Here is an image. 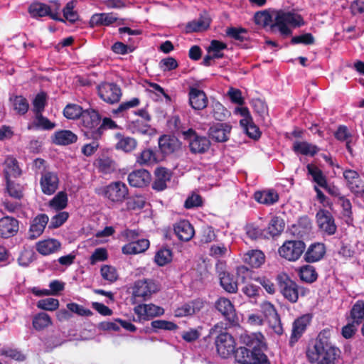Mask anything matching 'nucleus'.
I'll list each match as a JSON object with an SVG mask.
<instances>
[{
    "mask_svg": "<svg viewBox=\"0 0 364 364\" xmlns=\"http://www.w3.org/2000/svg\"><path fill=\"white\" fill-rule=\"evenodd\" d=\"M244 260L252 267H259L264 262V255L260 250H252L245 255Z\"/></svg>",
    "mask_w": 364,
    "mask_h": 364,
    "instance_id": "obj_37",
    "label": "nucleus"
},
{
    "mask_svg": "<svg viewBox=\"0 0 364 364\" xmlns=\"http://www.w3.org/2000/svg\"><path fill=\"white\" fill-rule=\"evenodd\" d=\"M149 247V241L141 239L129 242L122 247V252L126 255H135L145 252Z\"/></svg>",
    "mask_w": 364,
    "mask_h": 364,
    "instance_id": "obj_33",
    "label": "nucleus"
},
{
    "mask_svg": "<svg viewBox=\"0 0 364 364\" xmlns=\"http://www.w3.org/2000/svg\"><path fill=\"white\" fill-rule=\"evenodd\" d=\"M316 218L318 227L321 232L328 235L335 234L337 227L332 214L328 210H319L316 215Z\"/></svg>",
    "mask_w": 364,
    "mask_h": 364,
    "instance_id": "obj_12",
    "label": "nucleus"
},
{
    "mask_svg": "<svg viewBox=\"0 0 364 364\" xmlns=\"http://www.w3.org/2000/svg\"><path fill=\"white\" fill-rule=\"evenodd\" d=\"M181 134L188 141L191 152L202 154L208 150L210 145L209 139L205 136H198L193 129L182 131Z\"/></svg>",
    "mask_w": 364,
    "mask_h": 364,
    "instance_id": "obj_7",
    "label": "nucleus"
},
{
    "mask_svg": "<svg viewBox=\"0 0 364 364\" xmlns=\"http://www.w3.org/2000/svg\"><path fill=\"white\" fill-rule=\"evenodd\" d=\"M77 136L69 130H63L55 133L54 142L57 144L68 145L77 141Z\"/></svg>",
    "mask_w": 364,
    "mask_h": 364,
    "instance_id": "obj_38",
    "label": "nucleus"
},
{
    "mask_svg": "<svg viewBox=\"0 0 364 364\" xmlns=\"http://www.w3.org/2000/svg\"><path fill=\"white\" fill-rule=\"evenodd\" d=\"M226 33L235 40L243 41L246 39L245 34L247 33V30L242 28L230 27L227 28Z\"/></svg>",
    "mask_w": 364,
    "mask_h": 364,
    "instance_id": "obj_59",
    "label": "nucleus"
},
{
    "mask_svg": "<svg viewBox=\"0 0 364 364\" xmlns=\"http://www.w3.org/2000/svg\"><path fill=\"white\" fill-rule=\"evenodd\" d=\"M325 254V247L322 243H315L310 245L304 254L307 262H315L320 260Z\"/></svg>",
    "mask_w": 364,
    "mask_h": 364,
    "instance_id": "obj_32",
    "label": "nucleus"
},
{
    "mask_svg": "<svg viewBox=\"0 0 364 364\" xmlns=\"http://www.w3.org/2000/svg\"><path fill=\"white\" fill-rule=\"evenodd\" d=\"M4 173L6 180L17 177L21 174L17 161L13 157H7L4 164Z\"/></svg>",
    "mask_w": 364,
    "mask_h": 364,
    "instance_id": "obj_35",
    "label": "nucleus"
},
{
    "mask_svg": "<svg viewBox=\"0 0 364 364\" xmlns=\"http://www.w3.org/2000/svg\"><path fill=\"white\" fill-rule=\"evenodd\" d=\"M128 188L121 181L112 182L103 189V195L112 202L122 203L128 196Z\"/></svg>",
    "mask_w": 364,
    "mask_h": 364,
    "instance_id": "obj_10",
    "label": "nucleus"
},
{
    "mask_svg": "<svg viewBox=\"0 0 364 364\" xmlns=\"http://www.w3.org/2000/svg\"><path fill=\"white\" fill-rule=\"evenodd\" d=\"M13 102V107L14 110L19 114H24L27 112L29 105L27 100L23 96H15L11 98Z\"/></svg>",
    "mask_w": 364,
    "mask_h": 364,
    "instance_id": "obj_47",
    "label": "nucleus"
},
{
    "mask_svg": "<svg viewBox=\"0 0 364 364\" xmlns=\"http://www.w3.org/2000/svg\"><path fill=\"white\" fill-rule=\"evenodd\" d=\"M68 202L66 193L59 192L50 201V207L56 210H62L65 208Z\"/></svg>",
    "mask_w": 364,
    "mask_h": 364,
    "instance_id": "obj_54",
    "label": "nucleus"
},
{
    "mask_svg": "<svg viewBox=\"0 0 364 364\" xmlns=\"http://www.w3.org/2000/svg\"><path fill=\"white\" fill-rule=\"evenodd\" d=\"M68 309L81 316H90L93 313L88 309L84 308L82 306L79 305L76 303H69L67 304Z\"/></svg>",
    "mask_w": 364,
    "mask_h": 364,
    "instance_id": "obj_58",
    "label": "nucleus"
},
{
    "mask_svg": "<svg viewBox=\"0 0 364 364\" xmlns=\"http://www.w3.org/2000/svg\"><path fill=\"white\" fill-rule=\"evenodd\" d=\"M216 309L230 322H234L236 320V313L234 306L231 301L225 297L219 298L215 304Z\"/></svg>",
    "mask_w": 364,
    "mask_h": 364,
    "instance_id": "obj_19",
    "label": "nucleus"
},
{
    "mask_svg": "<svg viewBox=\"0 0 364 364\" xmlns=\"http://www.w3.org/2000/svg\"><path fill=\"white\" fill-rule=\"evenodd\" d=\"M100 97L107 103L114 104L122 96L120 87L114 83L103 82L97 87Z\"/></svg>",
    "mask_w": 364,
    "mask_h": 364,
    "instance_id": "obj_11",
    "label": "nucleus"
},
{
    "mask_svg": "<svg viewBox=\"0 0 364 364\" xmlns=\"http://www.w3.org/2000/svg\"><path fill=\"white\" fill-rule=\"evenodd\" d=\"M211 107L213 108V117L216 120L223 121L230 115V112L219 102H213Z\"/></svg>",
    "mask_w": 364,
    "mask_h": 364,
    "instance_id": "obj_48",
    "label": "nucleus"
},
{
    "mask_svg": "<svg viewBox=\"0 0 364 364\" xmlns=\"http://www.w3.org/2000/svg\"><path fill=\"white\" fill-rule=\"evenodd\" d=\"M277 281L280 292L291 303H296L298 301L299 294L301 296L305 294L304 289L286 274L279 275Z\"/></svg>",
    "mask_w": 364,
    "mask_h": 364,
    "instance_id": "obj_4",
    "label": "nucleus"
},
{
    "mask_svg": "<svg viewBox=\"0 0 364 364\" xmlns=\"http://www.w3.org/2000/svg\"><path fill=\"white\" fill-rule=\"evenodd\" d=\"M159 291V285L153 279H141L135 282L132 287V300L133 304L146 301L153 294Z\"/></svg>",
    "mask_w": 364,
    "mask_h": 364,
    "instance_id": "obj_3",
    "label": "nucleus"
},
{
    "mask_svg": "<svg viewBox=\"0 0 364 364\" xmlns=\"http://www.w3.org/2000/svg\"><path fill=\"white\" fill-rule=\"evenodd\" d=\"M68 213L67 212H60L51 218L49 224L50 228H57L62 225L68 219Z\"/></svg>",
    "mask_w": 364,
    "mask_h": 364,
    "instance_id": "obj_64",
    "label": "nucleus"
},
{
    "mask_svg": "<svg viewBox=\"0 0 364 364\" xmlns=\"http://www.w3.org/2000/svg\"><path fill=\"white\" fill-rule=\"evenodd\" d=\"M299 277L302 281L312 283L316 280L318 274L313 266L307 264L300 268Z\"/></svg>",
    "mask_w": 364,
    "mask_h": 364,
    "instance_id": "obj_41",
    "label": "nucleus"
},
{
    "mask_svg": "<svg viewBox=\"0 0 364 364\" xmlns=\"http://www.w3.org/2000/svg\"><path fill=\"white\" fill-rule=\"evenodd\" d=\"M261 311L264 315L269 319V323L272 321H278L279 315L273 304L269 301H264L261 304Z\"/></svg>",
    "mask_w": 364,
    "mask_h": 364,
    "instance_id": "obj_50",
    "label": "nucleus"
},
{
    "mask_svg": "<svg viewBox=\"0 0 364 364\" xmlns=\"http://www.w3.org/2000/svg\"><path fill=\"white\" fill-rule=\"evenodd\" d=\"M156 161L155 154L151 149L144 150L136 158V162L140 165H149Z\"/></svg>",
    "mask_w": 364,
    "mask_h": 364,
    "instance_id": "obj_53",
    "label": "nucleus"
},
{
    "mask_svg": "<svg viewBox=\"0 0 364 364\" xmlns=\"http://www.w3.org/2000/svg\"><path fill=\"white\" fill-rule=\"evenodd\" d=\"M52 323L50 317L46 313H39L33 320V326L35 329L42 330Z\"/></svg>",
    "mask_w": 364,
    "mask_h": 364,
    "instance_id": "obj_46",
    "label": "nucleus"
},
{
    "mask_svg": "<svg viewBox=\"0 0 364 364\" xmlns=\"http://www.w3.org/2000/svg\"><path fill=\"white\" fill-rule=\"evenodd\" d=\"M40 183L43 193L52 195L58 189L59 179L55 173L44 171L41 173Z\"/></svg>",
    "mask_w": 364,
    "mask_h": 364,
    "instance_id": "obj_14",
    "label": "nucleus"
},
{
    "mask_svg": "<svg viewBox=\"0 0 364 364\" xmlns=\"http://www.w3.org/2000/svg\"><path fill=\"white\" fill-rule=\"evenodd\" d=\"M100 114L93 109L83 111L80 120L85 135L90 139H99L102 136V129H98L100 122Z\"/></svg>",
    "mask_w": 364,
    "mask_h": 364,
    "instance_id": "obj_2",
    "label": "nucleus"
},
{
    "mask_svg": "<svg viewBox=\"0 0 364 364\" xmlns=\"http://www.w3.org/2000/svg\"><path fill=\"white\" fill-rule=\"evenodd\" d=\"M350 317L354 323L359 325L364 318V301L359 300L353 306Z\"/></svg>",
    "mask_w": 364,
    "mask_h": 364,
    "instance_id": "obj_44",
    "label": "nucleus"
},
{
    "mask_svg": "<svg viewBox=\"0 0 364 364\" xmlns=\"http://www.w3.org/2000/svg\"><path fill=\"white\" fill-rule=\"evenodd\" d=\"M210 24V18L207 15H201L198 19H195L187 23L186 30L187 33L201 32L207 30Z\"/></svg>",
    "mask_w": 364,
    "mask_h": 364,
    "instance_id": "obj_30",
    "label": "nucleus"
},
{
    "mask_svg": "<svg viewBox=\"0 0 364 364\" xmlns=\"http://www.w3.org/2000/svg\"><path fill=\"white\" fill-rule=\"evenodd\" d=\"M151 180L150 173L145 169L133 171L128 176V181L130 186L142 188L148 186Z\"/></svg>",
    "mask_w": 364,
    "mask_h": 364,
    "instance_id": "obj_17",
    "label": "nucleus"
},
{
    "mask_svg": "<svg viewBox=\"0 0 364 364\" xmlns=\"http://www.w3.org/2000/svg\"><path fill=\"white\" fill-rule=\"evenodd\" d=\"M46 102V95L44 92L38 93L36 96V97L33 102V111L36 114L38 113H42V112L44 109Z\"/></svg>",
    "mask_w": 364,
    "mask_h": 364,
    "instance_id": "obj_60",
    "label": "nucleus"
},
{
    "mask_svg": "<svg viewBox=\"0 0 364 364\" xmlns=\"http://www.w3.org/2000/svg\"><path fill=\"white\" fill-rule=\"evenodd\" d=\"M151 324L154 328L168 331L176 330L178 327L176 323L165 320L153 321Z\"/></svg>",
    "mask_w": 364,
    "mask_h": 364,
    "instance_id": "obj_63",
    "label": "nucleus"
},
{
    "mask_svg": "<svg viewBox=\"0 0 364 364\" xmlns=\"http://www.w3.org/2000/svg\"><path fill=\"white\" fill-rule=\"evenodd\" d=\"M33 258V252L31 250L24 249L21 252L18 258L19 265L22 267H27L32 262Z\"/></svg>",
    "mask_w": 364,
    "mask_h": 364,
    "instance_id": "obj_62",
    "label": "nucleus"
},
{
    "mask_svg": "<svg viewBox=\"0 0 364 364\" xmlns=\"http://www.w3.org/2000/svg\"><path fill=\"white\" fill-rule=\"evenodd\" d=\"M100 273L102 278L110 283L114 282L118 279V273L116 268L111 265L105 264L102 266Z\"/></svg>",
    "mask_w": 364,
    "mask_h": 364,
    "instance_id": "obj_49",
    "label": "nucleus"
},
{
    "mask_svg": "<svg viewBox=\"0 0 364 364\" xmlns=\"http://www.w3.org/2000/svg\"><path fill=\"white\" fill-rule=\"evenodd\" d=\"M343 176L347 181L350 190L355 194L364 193V182L361 180L359 174L354 170H346Z\"/></svg>",
    "mask_w": 364,
    "mask_h": 364,
    "instance_id": "obj_16",
    "label": "nucleus"
},
{
    "mask_svg": "<svg viewBox=\"0 0 364 364\" xmlns=\"http://www.w3.org/2000/svg\"><path fill=\"white\" fill-rule=\"evenodd\" d=\"M284 228V222L283 219L279 217H273L270 220L267 230L268 232L272 236L279 235Z\"/></svg>",
    "mask_w": 364,
    "mask_h": 364,
    "instance_id": "obj_45",
    "label": "nucleus"
},
{
    "mask_svg": "<svg viewBox=\"0 0 364 364\" xmlns=\"http://www.w3.org/2000/svg\"><path fill=\"white\" fill-rule=\"evenodd\" d=\"M255 198L260 203L271 205L278 200V195L274 191L256 192Z\"/></svg>",
    "mask_w": 364,
    "mask_h": 364,
    "instance_id": "obj_43",
    "label": "nucleus"
},
{
    "mask_svg": "<svg viewBox=\"0 0 364 364\" xmlns=\"http://www.w3.org/2000/svg\"><path fill=\"white\" fill-rule=\"evenodd\" d=\"M293 150L302 155L314 156L318 151L319 149L306 141H295L293 144Z\"/></svg>",
    "mask_w": 364,
    "mask_h": 364,
    "instance_id": "obj_36",
    "label": "nucleus"
},
{
    "mask_svg": "<svg viewBox=\"0 0 364 364\" xmlns=\"http://www.w3.org/2000/svg\"><path fill=\"white\" fill-rule=\"evenodd\" d=\"M307 170L309 173L312 176L314 181L316 183L318 186L322 188L326 186V178L319 168L313 164H308Z\"/></svg>",
    "mask_w": 364,
    "mask_h": 364,
    "instance_id": "obj_40",
    "label": "nucleus"
},
{
    "mask_svg": "<svg viewBox=\"0 0 364 364\" xmlns=\"http://www.w3.org/2000/svg\"><path fill=\"white\" fill-rule=\"evenodd\" d=\"M18 230V222L14 218L6 216L0 219V235L8 238L14 236Z\"/></svg>",
    "mask_w": 364,
    "mask_h": 364,
    "instance_id": "obj_22",
    "label": "nucleus"
},
{
    "mask_svg": "<svg viewBox=\"0 0 364 364\" xmlns=\"http://www.w3.org/2000/svg\"><path fill=\"white\" fill-rule=\"evenodd\" d=\"M204 306V302L201 299H196L183 304L175 311V316L183 317L193 315L200 311Z\"/></svg>",
    "mask_w": 364,
    "mask_h": 364,
    "instance_id": "obj_26",
    "label": "nucleus"
},
{
    "mask_svg": "<svg viewBox=\"0 0 364 364\" xmlns=\"http://www.w3.org/2000/svg\"><path fill=\"white\" fill-rule=\"evenodd\" d=\"M215 346L218 353L223 358H229L235 350V341L233 336L227 333H220L215 338Z\"/></svg>",
    "mask_w": 364,
    "mask_h": 364,
    "instance_id": "obj_9",
    "label": "nucleus"
},
{
    "mask_svg": "<svg viewBox=\"0 0 364 364\" xmlns=\"http://www.w3.org/2000/svg\"><path fill=\"white\" fill-rule=\"evenodd\" d=\"M6 191L9 195L14 198L20 199L23 196L22 187L11 179L6 180Z\"/></svg>",
    "mask_w": 364,
    "mask_h": 364,
    "instance_id": "obj_55",
    "label": "nucleus"
},
{
    "mask_svg": "<svg viewBox=\"0 0 364 364\" xmlns=\"http://www.w3.org/2000/svg\"><path fill=\"white\" fill-rule=\"evenodd\" d=\"M231 129L228 124H216L210 128L209 136L216 141L224 142L228 140Z\"/></svg>",
    "mask_w": 364,
    "mask_h": 364,
    "instance_id": "obj_23",
    "label": "nucleus"
},
{
    "mask_svg": "<svg viewBox=\"0 0 364 364\" xmlns=\"http://www.w3.org/2000/svg\"><path fill=\"white\" fill-rule=\"evenodd\" d=\"M134 311L140 318L144 320H149L150 318L159 316L164 313L163 308L153 304H139L134 307Z\"/></svg>",
    "mask_w": 364,
    "mask_h": 364,
    "instance_id": "obj_15",
    "label": "nucleus"
},
{
    "mask_svg": "<svg viewBox=\"0 0 364 364\" xmlns=\"http://www.w3.org/2000/svg\"><path fill=\"white\" fill-rule=\"evenodd\" d=\"M74 8L75 2L71 1L67 3L63 11L64 18L71 23H74L78 19V15L77 12L74 11Z\"/></svg>",
    "mask_w": 364,
    "mask_h": 364,
    "instance_id": "obj_57",
    "label": "nucleus"
},
{
    "mask_svg": "<svg viewBox=\"0 0 364 364\" xmlns=\"http://www.w3.org/2000/svg\"><path fill=\"white\" fill-rule=\"evenodd\" d=\"M59 301L54 298H46L41 299L37 303V307L46 311H54L58 309Z\"/></svg>",
    "mask_w": 364,
    "mask_h": 364,
    "instance_id": "obj_56",
    "label": "nucleus"
},
{
    "mask_svg": "<svg viewBox=\"0 0 364 364\" xmlns=\"http://www.w3.org/2000/svg\"><path fill=\"white\" fill-rule=\"evenodd\" d=\"M55 126V124L51 122L48 118L43 117L42 113H38L36 114L33 122L31 124H29L28 128L29 129L38 128L50 130L53 129Z\"/></svg>",
    "mask_w": 364,
    "mask_h": 364,
    "instance_id": "obj_39",
    "label": "nucleus"
},
{
    "mask_svg": "<svg viewBox=\"0 0 364 364\" xmlns=\"http://www.w3.org/2000/svg\"><path fill=\"white\" fill-rule=\"evenodd\" d=\"M171 177V173L169 170L164 167L157 168L155 171V180L152 188L154 190L161 191L166 188V182L169 181Z\"/></svg>",
    "mask_w": 364,
    "mask_h": 364,
    "instance_id": "obj_28",
    "label": "nucleus"
},
{
    "mask_svg": "<svg viewBox=\"0 0 364 364\" xmlns=\"http://www.w3.org/2000/svg\"><path fill=\"white\" fill-rule=\"evenodd\" d=\"M83 111L84 110H82L80 106L75 104H70L65 107L63 114L68 119H75L78 117H81Z\"/></svg>",
    "mask_w": 364,
    "mask_h": 364,
    "instance_id": "obj_52",
    "label": "nucleus"
},
{
    "mask_svg": "<svg viewBox=\"0 0 364 364\" xmlns=\"http://www.w3.org/2000/svg\"><path fill=\"white\" fill-rule=\"evenodd\" d=\"M172 259V253L169 249L162 248L159 250L156 255L154 260L159 266H164Z\"/></svg>",
    "mask_w": 364,
    "mask_h": 364,
    "instance_id": "obj_51",
    "label": "nucleus"
},
{
    "mask_svg": "<svg viewBox=\"0 0 364 364\" xmlns=\"http://www.w3.org/2000/svg\"><path fill=\"white\" fill-rule=\"evenodd\" d=\"M241 113L244 116V118L240 120V125L250 138L255 139H257L260 135V132L259 128L252 122L248 109L243 108L241 110Z\"/></svg>",
    "mask_w": 364,
    "mask_h": 364,
    "instance_id": "obj_24",
    "label": "nucleus"
},
{
    "mask_svg": "<svg viewBox=\"0 0 364 364\" xmlns=\"http://www.w3.org/2000/svg\"><path fill=\"white\" fill-rule=\"evenodd\" d=\"M61 247L60 242L55 239H47L36 244L37 251L43 255H48L58 252Z\"/></svg>",
    "mask_w": 364,
    "mask_h": 364,
    "instance_id": "obj_29",
    "label": "nucleus"
},
{
    "mask_svg": "<svg viewBox=\"0 0 364 364\" xmlns=\"http://www.w3.org/2000/svg\"><path fill=\"white\" fill-rule=\"evenodd\" d=\"M28 11L31 16L38 18L48 16L52 19L64 21L63 18L58 17L57 12H53L50 7L42 3H33L28 9Z\"/></svg>",
    "mask_w": 364,
    "mask_h": 364,
    "instance_id": "obj_18",
    "label": "nucleus"
},
{
    "mask_svg": "<svg viewBox=\"0 0 364 364\" xmlns=\"http://www.w3.org/2000/svg\"><path fill=\"white\" fill-rule=\"evenodd\" d=\"M220 285L228 293H235L237 290V283L233 276L228 273H223L220 278Z\"/></svg>",
    "mask_w": 364,
    "mask_h": 364,
    "instance_id": "obj_42",
    "label": "nucleus"
},
{
    "mask_svg": "<svg viewBox=\"0 0 364 364\" xmlns=\"http://www.w3.org/2000/svg\"><path fill=\"white\" fill-rule=\"evenodd\" d=\"M338 355L339 350L331 343L325 333H319L314 346L306 352L309 360L318 364H333Z\"/></svg>",
    "mask_w": 364,
    "mask_h": 364,
    "instance_id": "obj_1",
    "label": "nucleus"
},
{
    "mask_svg": "<svg viewBox=\"0 0 364 364\" xmlns=\"http://www.w3.org/2000/svg\"><path fill=\"white\" fill-rule=\"evenodd\" d=\"M189 103L193 109L202 110L208 105V97L203 90L191 87L189 91Z\"/></svg>",
    "mask_w": 364,
    "mask_h": 364,
    "instance_id": "obj_20",
    "label": "nucleus"
},
{
    "mask_svg": "<svg viewBox=\"0 0 364 364\" xmlns=\"http://www.w3.org/2000/svg\"><path fill=\"white\" fill-rule=\"evenodd\" d=\"M240 342L252 348L253 351L262 352L267 348L264 336L259 333H244L240 336Z\"/></svg>",
    "mask_w": 364,
    "mask_h": 364,
    "instance_id": "obj_13",
    "label": "nucleus"
},
{
    "mask_svg": "<svg viewBox=\"0 0 364 364\" xmlns=\"http://www.w3.org/2000/svg\"><path fill=\"white\" fill-rule=\"evenodd\" d=\"M254 18L255 23L262 26H268L272 22V16L267 11L257 12Z\"/></svg>",
    "mask_w": 364,
    "mask_h": 364,
    "instance_id": "obj_61",
    "label": "nucleus"
},
{
    "mask_svg": "<svg viewBox=\"0 0 364 364\" xmlns=\"http://www.w3.org/2000/svg\"><path fill=\"white\" fill-rule=\"evenodd\" d=\"M305 248V243L301 240H288L279 248L278 252L282 257L294 262L299 259Z\"/></svg>",
    "mask_w": 364,
    "mask_h": 364,
    "instance_id": "obj_8",
    "label": "nucleus"
},
{
    "mask_svg": "<svg viewBox=\"0 0 364 364\" xmlns=\"http://www.w3.org/2000/svg\"><path fill=\"white\" fill-rule=\"evenodd\" d=\"M49 218L46 214H41L36 216L30 227L29 229V238L36 239L39 237L48 224Z\"/></svg>",
    "mask_w": 364,
    "mask_h": 364,
    "instance_id": "obj_27",
    "label": "nucleus"
},
{
    "mask_svg": "<svg viewBox=\"0 0 364 364\" xmlns=\"http://www.w3.org/2000/svg\"><path fill=\"white\" fill-rule=\"evenodd\" d=\"M117 142L115 144V148L117 150H121L125 153H129L134 151L137 146V141L135 139L130 136H125L120 133L115 135Z\"/></svg>",
    "mask_w": 364,
    "mask_h": 364,
    "instance_id": "obj_31",
    "label": "nucleus"
},
{
    "mask_svg": "<svg viewBox=\"0 0 364 364\" xmlns=\"http://www.w3.org/2000/svg\"><path fill=\"white\" fill-rule=\"evenodd\" d=\"M174 232L182 241H189L194 235L193 227L187 220H181L174 225Z\"/></svg>",
    "mask_w": 364,
    "mask_h": 364,
    "instance_id": "obj_25",
    "label": "nucleus"
},
{
    "mask_svg": "<svg viewBox=\"0 0 364 364\" xmlns=\"http://www.w3.org/2000/svg\"><path fill=\"white\" fill-rule=\"evenodd\" d=\"M159 146L165 154H171L179 147L178 140L174 136L168 135H164L159 138Z\"/></svg>",
    "mask_w": 364,
    "mask_h": 364,
    "instance_id": "obj_34",
    "label": "nucleus"
},
{
    "mask_svg": "<svg viewBox=\"0 0 364 364\" xmlns=\"http://www.w3.org/2000/svg\"><path fill=\"white\" fill-rule=\"evenodd\" d=\"M310 321L311 317L309 315H304L294 321L289 340L290 346H292L296 342H297L298 339L301 336Z\"/></svg>",
    "mask_w": 364,
    "mask_h": 364,
    "instance_id": "obj_21",
    "label": "nucleus"
},
{
    "mask_svg": "<svg viewBox=\"0 0 364 364\" xmlns=\"http://www.w3.org/2000/svg\"><path fill=\"white\" fill-rule=\"evenodd\" d=\"M235 360L241 364H270L263 352L250 350L245 347L235 350Z\"/></svg>",
    "mask_w": 364,
    "mask_h": 364,
    "instance_id": "obj_6",
    "label": "nucleus"
},
{
    "mask_svg": "<svg viewBox=\"0 0 364 364\" xmlns=\"http://www.w3.org/2000/svg\"><path fill=\"white\" fill-rule=\"evenodd\" d=\"M302 19L298 14L291 12L278 11L274 17V23L272 27H277L282 35H290L291 31L288 25L299 26Z\"/></svg>",
    "mask_w": 364,
    "mask_h": 364,
    "instance_id": "obj_5",
    "label": "nucleus"
}]
</instances>
